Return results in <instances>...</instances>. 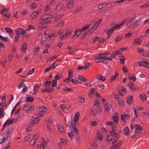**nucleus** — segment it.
<instances>
[{"instance_id": "obj_1", "label": "nucleus", "mask_w": 149, "mask_h": 149, "mask_svg": "<svg viewBox=\"0 0 149 149\" xmlns=\"http://www.w3.org/2000/svg\"><path fill=\"white\" fill-rule=\"evenodd\" d=\"M13 129V128H10L7 129L6 131L2 135L3 136L2 139H0V144L3 143L8 139L9 136L10 132L12 131Z\"/></svg>"}, {"instance_id": "obj_2", "label": "nucleus", "mask_w": 149, "mask_h": 149, "mask_svg": "<svg viewBox=\"0 0 149 149\" xmlns=\"http://www.w3.org/2000/svg\"><path fill=\"white\" fill-rule=\"evenodd\" d=\"M37 111L39 112H42L43 116L46 114L47 109L42 106V107H40L37 109Z\"/></svg>"}, {"instance_id": "obj_3", "label": "nucleus", "mask_w": 149, "mask_h": 149, "mask_svg": "<svg viewBox=\"0 0 149 149\" xmlns=\"http://www.w3.org/2000/svg\"><path fill=\"white\" fill-rule=\"evenodd\" d=\"M134 126L136 127L134 131L135 132L138 133H139L141 132V131L143 129L142 127H141L139 125L137 124H135Z\"/></svg>"}, {"instance_id": "obj_4", "label": "nucleus", "mask_w": 149, "mask_h": 149, "mask_svg": "<svg viewBox=\"0 0 149 149\" xmlns=\"http://www.w3.org/2000/svg\"><path fill=\"white\" fill-rule=\"evenodd\" d=\"M15 32L16 33V34H19V36H20V34H21L22 36H23V34L25 33L26 32V31L22 28H19L16 30Z\"/></svg>"}, {"instance_id": "obj_5", "label": "nucleus", "mask_w": 149, "mask_h": 149, "mask_svg": "<svg viewBox=\"0 0 149 149\" xmlns=\"http://www.w3.org/2000/svg\"><path fill=\"white\" fill-rule=\"evenodd\" d=\"M134 18H131L127 23V25L129 28H132L133 29V24L134 20Z\"/></svg>"}, {"instance_id": "obj_6", "label": "nucleus", "mask_w": 149, "mask_h": 149, "mask_svg": "<svg viewBox=\"0 0 149 149\" xmlns=\"http://www.w3.org/2000/svg\"><path fill=\"white\" fill-rule=\"evenodd\" d=\"M119 74L117 71L115 72L114 76H111L109 80V82L111 83L112 81L115 79L116 78H118L119 77Z\"/></svg>"}, {"instance_id": "obj_7", "label": "nucleus", "mask_w": 149, "mask_h": 149, "mask_svg": "<svg viewBox=\"0 0 149 149\" xmlns=\"http://www.w3.org/2000/svg\"><path fill=\"white\" fill-rule=\"evenodd\" d=\"M141 20L140 19L136 20L133 24V29L136 28L141 24Z\"/></svg>"}, {"instance_id": "obj_8", "label": "nucleus", "mask_w": 149, "mask_h": 149, "mask_svg": "<svg viewBox=\"0 0 149 149\" xmlns=\"http://www.w3.org/2000/svg\"><path fill=\"white\" fill-rule=\"evenodd\" d=\"M127 102L129 104H131L134 102V99L132 95L127 97Z\"/></svg>"}, {"instance_id": "obj_9", "label": "nucleus", "mask_w": 149, "mask_h": 149, "mask_svg": "<svg viewBox=\"0 0 149 149\" xmlns=\"http://www.w3.org/2000/svg\"><path fill=\"white\" fill-rule=\"evenodd\" d=\"M118 114V113L116 112L115 113V115L114 116H113L112 117V119L113 120V121L116 123H117L118 122V120L119 119V117L117 116Z\"/></svg>"}, {"instance_id": "obj_10", "label": "nucleus", "mask_w": 149, "mask_h": 149, "mask_svg": "<svg viewBox=\"0 0 149 149\" xmlns=\"http://www.w3.org/2000/svg\"><path fill=\"white\" fill-rule=\"evenodd\" d=\"M31 120V122L33 125H35L38 123L40 120V119L38 118H34V117H32Z\"/></svg>"}, {"instance_id": "obj_11", "label": "nucleus", "mask_w": 149, "mask_h": 149, "mask_svg": "<svg viewBox=\"0 0 149 149\" xmlns=\"http://www.w3.org/2000/svg\"><path fill=\"white\" fill-rule=\"evenodd\" d=\"M90 25V24H89L87 25H85L81 29H80V34H78L77 35V36H79V35H80L82 31L87 29L89 27Z\"/></svg>"}, {"instance_id": "obj_12", "label": "nucleus", "mask_w": 149, "mask_h": 149, "mask_svg": "<svg viewBox=\"0 0 149 149\" xmlns=\"http://www.w3.org/2000/svg\"><path fill=\"white\" fill-rule=\"evenodd\" d=\"M74 3L73 0H70L67 4L66 6L65 7L68 8H71L74 7Z\"/></svg>"}, {"instance_id": "obj_13", "label": "nucleus", "mask_w": 149, "mask_h": 149, "mask_svg": "<svg viewBox=\"0 0 149 149\" xmlns=\"http://www.w3.org/2000/svg\"><path fill=\"white\" fill-rule=\"evenodd\" d=\"M111 108V104L108 102H107L105 106V110L106 111H109Z\"/></svg>"}, {"instance_id": "obj_14", "label": "nucleus", "mask_w": 149, "mask_h": 149, "mask_svg": "<svg viewBox=\"0 0 149 149\" xmlns=\"http://www.w3.org/2000/svg\"><path fill=\"white\" fill-rule=\"evenodd\" d=\"M39 13V11L37 10L35 12H33L31 14V18L32 19H33L34 18L36 17L38 15Z\"/></svg>"}, {"instance_id": "obj_15", "label": "nucleus", "mask_w": 149, "mask_h": 149, "mask_svg": "<svg viewBox=\"0 0 149 149\" xmlns=\"http://www.w3.org/2000/svg\"><path fill=\"white\" fill-rule=\"evenodd\" d=\"M5 29L6 31L9 33L10 36L11 37V38H13V32L12 30L8 27L5 28Z\"/></svg>"}, {"instance_id": "obj_16", "label": "nucleus", "mask_w": 149, "mask_h": 149, "mask_svg": "<svg viewBox=\"0 0 149 149\" xmlns=\"http://www.w3.org/2000/svg\"><path fill=\"white\" fill-rule=\"evenodd\" d=\"M139 97L143 102H144L146 100L147 96L146 94H143L141 95H139Z\"/></svg>"}, {"instance_id": "obj_17", "label": "nucleus", "mask_w": 149, "mask_h": 149, "mask_svg": "<svg viewBox=\"0 0 149 149\" xmlns=\"http://www.w3.org/2000/svg\"><path fill=\"white\" fill-rule=\"evenodd\" d=\"M64 5L63 3H59L56 6V9L58 10H60L63 7Z\"/></svg>"}, {"instance_id": "obj_18", "label": "nucleus", "mask_w": 149, "mask_h": 149, "mask_svg": "<svg viewBox=\"0 0 149 149\" xmlns=\"http://www.w3.org/2000/svg\"><path fill=\"white\" fill-rule=\"evenodd\" d=\"M64 21H63L60 22L55 25V26H54V27H58L62 26L64 25Z\"/></svg>"}, {"instance_id": "obj_19", "label": "nucleus", "mask_w": 149, "mask_h": 149, "mask_svg": "<svg viewBox=\"0 0 149 149\" xmlns=\"http://www.w3.org/2000/svg\"><path fill=\"white\" fill-rule=\"evenodd\" d=\"M58 127L59 130L60 132H61L63 134L65 133L64 128L62 125L59 124L58 126Z\"/></svg>"}, {"instance_id": "obj_20", "label": "nucleus", "mask_w": 149, "mask_h": 149, "mask_svg": "<svg viewBox=\"0 0 149 149\" xmlns=\"http://www.w3.org/2000/svg\"><path fill=\"white\" fill-rule=\"evenodd\" d=\"M124 116L127 119H129L130 116V113L129 112L128 110L127 111L125 112H124Z\"/></svg>"}, {"instance_id": "obj_21", "label": "nucleus", "mask_w": 149, "mask_h": 149, "mask_svg": "<svg viewBox=\"0 0 149 149\" xmlns=\"http://www.w3.org/2000/svg\"><path fill=\"white\" fill-rule=\"evenodd\" d=\"M123 132L126 135L128 136L129 135L130 131L128 127H126L124 129Z\"/></svg>"}, {"instance_id": "obj_22", "label": "nucleus", "mask_w": 149, "mask_h": 149, "mask_svg": "<svg viewBox=\"0 0 149 149\" xmlns=\"http://www.w3.org/2000/svg\"><path fill=\"white\" fill-rule=\"evenodd\" d=\"M52 83L51 81H46L45 82V84L43 85L44 87H47V88H48V86H50Z\"/></svg>"}, {"instance_id": "obj_23", "label": "nucleus", "mask_w": 149, "mask_h": 149, "mask_svg": "<svg viewBox=\"0 0 149 149\" xmlns=\"http://www.w3.org/2000/svg\"><path fill=\"white\" fill-rule=\"evenodd\" d=\"M63 15V14L58 15L55 18V21L56 22L59 20Z\"/></svg>"}, {"instance_id": "obj_24", "label": "nucleus", "mask_w": 149, "mask_h": 149, "mask_svg": "<svg viewBox=\"0 0 149 149\" xmlns=\"http://www.w3.org/2000/svg\"><path fill=\"white\" fill-rule=\"evenodd\" d=\"M34 100V99L31 97H27L26 99V101L27 102H33Z\"/></svg>"}, {"instance_id": "obj_25", "label": "nucleus", "mask_w": 149, "mask_h": 149, "mask_svg": "<svg viewBox=\"0 0 149 149\" xmlns=\"http://www.w3.org/2000/svg\"><path fill=\"white\" fill-rule=\"evenodd\" d=\"M134 43L141 44L142 42V40L139 38H135L134 40Z\"/></svg>"}, {"instance_id": "obj_26", "label": "nucleus", "mask_w": 149, "mask_h": 149, "mask_svg": "<svg viewBox=\"0 0 149 149\" xmlns=\"http://www.w3.org/2000/svg\"><path fill=\"white\" fill-rule=\"evenodd\" d=\"M118 52V51L117 50L112 52L111 55V56L113 58H114V57L116 56L118 54H120V53H119Z\"/></svg>"}, {"instance_id": "obj_27", "label": "nucleus", "mask_w": 149, "mask_h": 149, "mask_svg": "<svg viewBox=\"0 0 149 149\" xmlns=\"http://www.w3.org/2000/svg\"><path fill=\"white\" fill-rule=\"evenodd\" d=\"M78 79L82 81L86 82L87 81V79L84 78L82 76L79 75L78 77Z\"/></svg>"}, {"instance_id": "obj_28", "label": "nucleus", "mask_w": 149, "mask_h": 149, "mask_svg": "<svg viewBox=\"0 0 149 149\" xmlns=\"http://www.w3.org/2000/svg\"><path fill=\"white\" fill-rule=\"evenodd\" d=\"M102 54H99L97 55L96 56V57L97 58L100 59H102L105 58L106 57L105 56H104L103 55H102Z\"/></svg>"}, {"instance_id": "obj_29", "label": "nucleus", "mask_w": 149, "mask_h": 149, "mask_svg": "<svg viewBox=\"0 0 149 149\" xmlns=\"http://www.w3.org/2000/svg\"><path fill=\"white\" fill-rule=\"evenodd\" d=\"M25 80L24 79H22L20 80L19 82V84L17 86V88L18 89L21 88L22 86L23 83L24 82Z\"/></svg>"}, {"instance_id": "obj_30", "label": "nucleus", "mask_w": 149, "mask_h": 149, "mask_svg": "<svg viewBox=\"0 0 149 149\" xmlns=\"http://www.w3.org/2000/svg\"><path fill=\"white\" fill-rule=\"evenodd\" d=\"M114 30L112 28V27L109 29L106 33L107 34L108 36H110L111 35V34L113 32V31Z\"/></svg>"}, {"instance_id": "obj_31", "label": "nucleus", "mask_w": 149, "mask_h": 149, "mask_svg": "<svg viewBox=\"0 0 149 149\" xmlns=\"http://www.w3.org/2000/svg\"><path fill=\"white\" fill-rule=\"evenodd\" d=\"M97 75L99 76L96 77V78L98 79H100L102 81H104L105 80V79L104 77L102 76L101 75L98 74Z\"/></svg>"}, {"instance_id": "obj_32", "label": "nucleus", "mask_w": 149, "mask_h": 149, "mask_svg": "<svg viewBox=\"0 0 149 149\" xmlns=\"http://www.w3.org/2000/svg\"><path fill=\"white\" fill-rule=\"evenodd\" d=\"M71 125L70 126L69 124V127L70 128H71V127H72L73 129H74L76 127L75 126V123L74 122V121L71 120Z\"/></svg>"}, {"instance_id": "obj_33", "label": "nucleus", "mask_w": 149, "mask_h": 149, "mask_svg": "<svg viewBox=\"0 0 149 149\" xmlns=\"http://www.w3.org/2000/svg\"><path fill=\"white\" fill-rule=\"evenodd\" d=\"M27 49V45L26 43H24L22 45L21 48V50L24 52H25Z\"/></svg>"}, {"instance_id": "obj_34", "label": "nucleus", "mask_w": 149, "mask_h": 149, "mask_svg": "<svg viewBox=\"0 0 149 149\" xmlns=\"http://www.w3.org/2000/svg\"><path fill=\"white\" fill-rule=\"evenodd\" d=\"M40 88V86L38 85H36L34 86V87L33 88V91H34V92L33 93V94H35L36 93L38 92V90H36V88H37L38 89Z\"/></svg>"}, {"instance_id": "obj_35", "label": "nucleus", "mask_w": 149, "mask_h": 149, "mask_svg": "<svg viewBox=\"0 0 149 149\" xmlns=\"http://www.w3.org/2000/svg\"><path fill=\"white\" fill-rule=\"evenodd\" d=\"M134 84L131 81L129 82V84H128V86H129L130 88L134 91V88L133 87Z\"/></svg>"}, {"instance_id": "obj_36", "label": "nucleus", "mask_w": 149, "mask_h": 149, "mask_svg": "<svg viewBox=\"0 0 149 149\" xmlns=\"http://www.w3.org/2000/svg\"><path fill=\"white\" fill-rule=\"evenodd\" d=\"M128 78L130 79H132L134 81H136V78L135 77H134L131 74H128Z\"/></svg>"}, {"instance_id": "obj_37", "label": "nucleus", "mask_w": 149, "mask_h": 149, "mask_svg": "<svg viewBox=\"0 0 149 149\" xmlns=\"http://www.w3.org/2000/svg\"><path fill=\"white\" fill-rule=\"evenodd\" d=\"M112 136H113L114 137L118 138L119 137V134L116 132L115 131H113V134L112 135Z\"/></svg>"}, {"instance_id": "obj_38", "label": "nucleus", "mask_w": 149, "mask_h": 149, "mask_svg": "<svg viewBox=\"0 0 149 149\" xmlns=\"http://www.w3.org/2000/svg\"><path fill=\"white\" fill-rule=\"evenodd\" d=\"M78 101L79 102L81 103H83L84 102V98L81 96H79L78 97Z\"/></svg>"}, {"instance_id": "obj_39", "label": "nucleus", "mask_w": 149, "mask_h": 149, "mask_svg": "<svg viewBox=\"0 0 149 149\" xmlns=\"http://www.w3.org/2000/svg\"><path fill=\"white\" fill-rule=\"evenodd\" d=\"M122 141H119L116 145H115V146L116 147V149H118L119 148V146L122 144Z\"/></svg>"}, {"instance_id": "obj_40", "label": "nucleus", "mask_w": 149, "mask_h": 149, "mask_svg": "<svg viewBox=\"0 0 149 149\" xmlns=\"http://www.w3.org/2000/svg\"><path fill=\"white\" fill-rule=\"evenodd\" d=\"M124 101L123 99H121L120 100H119L118 101V104L119 105H122L124 106Z\"/></svg>"}, {"instance_id": "obj_41", "label": "nucleus", "mask_w": 149, "mask_h": 149, "mask_svg": "<svg viewBox=\"0 0 149 149\" xmlns=\"http://www.w3.org/2000/svg\"><path fill=\"white\" fill-rule=\"evenodd\" d=\"M112 139L113 138L111 136H110L109 135H108L106 137V140L107 142H110Z\"/></svg>"}, {"instance_id": "obj_42", "label": "nucleus", "mask_w": 149, "mask_h": 149, "mask_svg": "<svg viewBox=\"0 0 149 149\" xmlns=\"http://www.w3.org/2000/svg\"><path fill=\"white\" fill-rule=\"evenodd\" d=\"M48 18L49 17H48V16L47 15H45L42 16L40 18V21H41V19H42L43 20H45V19H48Z\"/></svg>"}, {"instance_id": "obj_43", "label": "nucleus", "mask_w": 149, "mask_h": 149, "mask_svg": "<svg viewBox=\"0 0 149 149\" xmlns=\"http://www.w3.org/2000/svg\"><path fill=\"white\" fill-rule=\"evenodd\" d=\"M61 143L63 144L66 145L67 143V140L64 138H61L60 140Z\"/></svg>"}, {"instance_id": "obj_44", "label": "nucleus", "mask_w": 149, "mask_h": 149, "mask_svg": "<svg viewBox=\"0 0 149 149\" xmlns=\"http://www.w3.org/2000/svg\"><path fill=\"white\" fill-rule=\"evenodd\" d=\"M58 57V56L55 55L53 57H50L47 60H46L47 62H49L51 61L52 60H53L55 58H57Z\"/></svg>"}, {"instance_id": "obj_45", "label": "nucleus", "mask_w": 149, "mask_h": 149, "mask_svg": "<svg viewBox=\"0 0 149 149\" xmlns=\"http://www.w3.org/2000/svg\"><path fill=\"white\" fill-rule=\"evenodd\" d=\"M120 57H122V58H121L120 59V61L121 62V61H122V63H121V64H123L125 63V57L123 56L121 54H120Z\"/></svg>"}, {"instance_id": "obj_46", "label": "nucleus", "mask_w": 149, "mask_h": 149, "mask_svg": "<svg viewBox=\"0 0 149 149\" xmlns=\"http://www.w3.org/2000/svg\"><path fill=\"white\" fill-rule=\"evenodd\" d=\"M0 39L6 41H8L9 40V39L7 37H4L1 35H0Z\"/></svg>"}, {"instance_id": "obj_47", "label": "nucleus", "mask_w": 149, "mask_h": 149, "mask_svg": "<svg viewBox=\"0 0 149 149\" xmlns=\"http://www.w3.org/2000/svg\"><path fill=\"white\" fill-rule=\"evenodd\" d=\"M72 31L71 30H69L65 33V35L66 37L69 36L72 33Z\"/></svg>"}, {"instance_id": "obj_48", "label": "nucleus", "mask_w": 149, "mask_h": 149, "mask_svg": "<svg viewBox=\"0 0 149 149\" xmlns=\"http://www.w3.org/2000/svg\"><path fill=\"white\" fill-rule=\"evenodd\" d=\"M32 110V107L29 106L28 107V109L26 110V112L28 113H31Z\"/></svg>"}, {"instance_id": "obj_49", "label": "nucleus", "mask_w": 149, "mask_h": 149, "mask_svg": "<svg viewBox=\"0 0 149 149\" xmlns=\"http://www.w3.org/2000/svg\"><path fill=\"white\" fill-rule=\"evenodd\" d=\"M40 48L39 47H37L35 48L34 51V55H36L38 54V50Z\"/></svg>"}, {"instance_id": "obj_50", "label": "nucleus", "mask_w": 149, "mask_h": 149, "mask_svg": "<svg viewBox=\"0 0 149 149\" xmlns=\"http://www.w3.org/2000/svg\"><path fill=\"white\" fill-rule=\"evenodd\" d=\"M120 23L117 24L115 25H114L112 27V28L114 30L117 28H119L120 27Z\"/></svg>"}, {"instance_id": "obj_51", "label": "nucleus", "mask_w": 149, "mask_h": 149, "mask_svg": "<svg viewBox=\"0 0 149 149\" xmlns=\"http://www.w3.org/2000/svg\"><path fill=\"white\" fill-rule=\"evenodd\" d=\"M132 34V31H130L128 33H127L125 36V37L126 38H127L131 36V35Z\"/></svg>"}, {"instance_id": "obj_52", "label": "nucleus", "mask_w": 149, "mask_h": 149, "mask_svg": "<svg viewBox=\"0 0 149 149\" xmlns=\"http://www.w3.org/2000/svg\"><path fill=\"white\" fill-rule=\"evenodd\" d=\"M19 103H20V102H19L13 107V109L12 110V113H11V114H12L14 112V111H15V110L16 109V108L17 106L19 104Z\"/></svg>"}, {"instance_id": "obj_53", "label": "nucleus", "mask_w": 149, "mask_h": 149, "mask_svg": "<svg viewBox=\"0 0 149 149\" xmlns=\"http://www.w3.org/2000/svg\"><path fill=\"white\" fill-rule=\"evenodd\" d=\"M35 69L34 68L32 69L31 70H30L27 73V75H29L30 74H32L34 72Z\"/></svg>"}, {"instance_id": "obj_54", "label": "nucleus", "mask_w": 149, "mask_h": 149, "mask_svg": "<svg viewBox=\"0 0 149 149\" xmlns=\"http://www.w3.org/2000/svg\"><path fill=\"white\" fill-rule=\"evenodd\" d=\"M7 105L6 104H5V102H2L0 103V108L6 107Z\"/></svg>"}, {"instance_id": "obj_55", "label": "nucleus", "mask_w": 149, "mask_h": 149, "mask_svg": "<svg viewBox=\"0 0 149 149\" xmlns=\"http://www.w3.org/2000/svg\"><path fill=\"white\" fill-rule=\"evenodd\" d=\"M16 35L15 37V42H18V39L19 37H20V36H19V34H16Z\"/></svg>"}, {"instance_id": "obj_56", "label": "nucleus", "mask_w": 149, "mask_h": 149, "mask_svg": "<svg viewBox=\"0 0 149 149\" xmlns=\"http://www.w3.org/2000/svg\"><path fill=\"white\" fill-rule=\"evenodd\" d=\"M28 88L26 86H24L23 88L22 91V93H24L27 91V90L28 89Z\"/></svg>"}, {"instance_id": "obj_57", "label": "nucleus", "mask_w": 149, "mask_h": 149, "mask_svg": "<svg viewBox=\"0 0 149 149\" xmlns=\"http://www.w3.org/2000/svg\"><path fill=\"white\" fill-rule=\"evenodd\" d=\"M127 20V19H126L125 18H124L123 19V20L121 22L120 24V26L122 25H123L124 24H125L126 23Z\"/></svg>"}, {"instance_id": "obj_58", "label": "nucleus", "mask_w": 149, "mask_h": 149, "mask_svg": "<svg viewBox=\"0 0 149 149\" xmlns=\"http://www.w3.org/2000/svg\"><path fill=\"white\" fill-rule=\"evenodd\" d=\"M68 135L69 136L70 139L72 141L73 139V134L72 133V132H69L68 134Z\"/></svg>"}, {"instance_id": "obj_59", "label": "nucleus", "mask_w": 149, "mask_h": 149, "mask_svg": "<svg viewBox=\"0 0 149 149\" xmlns=\"http://www.w3.org/2000/svg\"><path fill=\"white\" fill-rule=\"evenodd\" d=\"M122 36L120 35H119L118 37L117 38V39L116 40V42H118V41H120L122 38Z\"/></svg>"}, {"instance_id": "obj_60", "label": "nucleus", "mask_w": 149, "mask_h": 149, "mask_svg": "<svg viewBox=\"0 0 149 149\" xmlns=\"http://www.w3.org/2000/svg\"><path fill=\"white\" fill-rule=\"evenodd\" d=\"M69 77H69V76H68V77L65 80H64V81L66 83H67V84H68V83L71 80V78L70 77V79H69Z\"/></svg>"}, {"instance_id": "obj_61", "label": "nucleus", "mask_w": 149, "mask_h": 149, "mask_svg": "<svg viewBox=\"0 0 149 149\" xmlns=\"http://www.w3.org/2000/svg\"><path fill=\"white\" fill-rule=\"evenodd\" d=\"M91 145L94 148H97L98 147L97 144L94 141H93V143L91 144Z\"/></svg>"}, {"instance_id": "obj_62", "label": "nucleus", "mask_w": 149, "mask_h": 149, "mask_svg": "<svg viewBox=\"0 0 149 149\" xmlns=\"http://www.w3.org/2000/svg\"><path fill=\"white\" fill-rule=\"evenodd\" d=\"M37 6H36V4L35 3H32L30 6V8L33 9H34Z\"/></svg>"}, {"instance_id": "obj_63", "label": "nucleus", "mask_w": 149, "mask_h": 149, "mask_svg": "<svg viewBox=\"0 0 149 149\" xmlns=\"http://www.w3.org/2000/svg\"><path fill=\"white\" fill-rule=\"evenodd\" d=\"M95 30L92 27L88 31H87L88 32V34H90L91 33L93 32Z\"/></svg>"}, {"instance_id": "obj_64", "label": "nucleus", "mask_w": 149, "mask_h": 149, "mask_svg": "<svg viewBox=\"0 0 149 149\" xmlns=\"http://www.w3.org/2000/svg\"><path fill=\"white\" fill-rule=\"evenodd\" d=\"M39 148H40V149H45V147L44 146V143H41V145H40Z\"/></svg>"}]
</instances>
